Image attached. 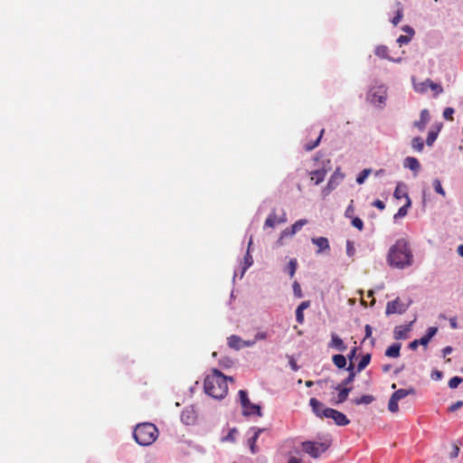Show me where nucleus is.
Here are the masks:
<instances>
[{
	"label": "nucleus",
	"instance_id": "obj_1",
	"mask_svg": "<svg viewBox=\"0 0 463 463\" xmlns=\"http://www.w3.org/2000/svg\"><path fill=\"white\" fill-rule=\"evenodd\" d=\"M233 382L232 377H226L219 370L213 369L212 373L204 379L203 388L205 393L214 399H222L228 392L227 381Z\"/></svg>",
	"mask_w": 463,
	"mask_h": 463
},
{
	"label": "nucleus",
	"instance_id": "obj_2",
	"mask_svg": "<svg viewBox=\"0 0 463 463\" xmlns=\"http://www.w3.org/2000/svg\"><path fill=\"white\" fill-rule=\"evenodd\" d=\"M387 260L391 266L398 269H404L412 264L413 256L404 239L398 240L390 248Z\"/></svg>",
	"mask_w": 463,
	"mask_h": 463
},
{
	"label": "nucleus",
	"instance_id": "obj_3",
	"mask_svg": "<svg viewBox=\"0 0 463 463\" xmlns=\"http://www.w3.org/2000/svg\"><path fill=\"white\" fill-rule=\"evenodd\" d=\"M136 442L141 446L153 444L158 437L156 426L150 422L137 424L133 431Z\"/></svg>",
	"mask_w": 463,
	"mask_h": 463
},
{
	"label": "nucleus",
	"instance_id": "obj_4",
	"mask_svg": "<svg viewBox=\"0 0 463 463\" xmlns=\"http://www.w3.org/2000/svg\"><path fill=\"white\" fill-rule=\"evenodd\" d=\"M330 446V440H325L322 442L304 441L301 444L303 451L314 458H317L318 457H320L321 454L326 452Z\"/></svg>",
	"mask_w": 463,
	"mask_h": 463
},
{
	"label": "nucleus",
	"instance_id": "obj_5",
	"mask_svg": "<svg viewBox=\"0 0 463 463\" xmlns=\"http://www.w3.org/2000/svg\"><path fill=\"white\" fill-rule=\"evenodd\" d=\"M240 402L242 408V414L244 416L257 415L262 416L261 408L260 405L251 403L248 393L244 390L239 391Z\"/></svg>",
	"mask_w": 463,
	"mask_h": 463
},
{
	"label": "nucleus",
	"instance_id": "obj_6",
	"mask_svg": "<svg viewBox=\"0 0 463 463\" xmlns=\"http://www.w3.org/2000/svg\"><path fill=\"white\" fill-rule=\"evenodd\" d=\"M326 418L332 419L337 426H346L350 423V420L343 412L332 408H326Z\"/></svg>",
	"mask_w": 463,
	"mask_h": 463
},
{
	"label": "nucleus",
	"instance_id": "obj_7",
	"mask_svg": "<svg viewBox=\"0 0 463 463\" xmlns=\"http://www.w3.org/2000/svg\"><path fill=\"white\" fill-rule=\"evenodd\" d=\"M409 304L406 305L402 303L399 298L394 299L393 301H390L386 305L385 313L387 316L392 314H403L408 309Z\"/></svg>",
	"mask_w": 463,
	"mask_h": 463
},
{
	"label": "nucleus",
	"instance_id": "obj_8",
	"mask_svg": "<svg viewBox=\"0 0 463 463\" xmlns=\"http://www.w3.org/2000/svg\"><path fill=\"white\" fill-rule=\"evenodd\" d=\"M287 221L288 219L285 211H282L281 214L278 215L276 211L272 210L264 222V228H274L277 224L285 223Z\"/></svg>",
	"mask_w": 463,
	"mask_h": 463
},
{
	"label": "nucleus",
	"instance_id": "obj_9",
	"mask_svg": "<svg viewBox=\"0 0 463 463\" xmlns=\"http://www.w3.org/2000/svg\"><path fill=\"white\" fill-rule=\"evenodd\" d=\"M228 346L234 350H240L243 347H250L255 345V341H244L236 335H232L227 338Z\"/></svg>",
	"mask_w": 463,
	"mask_h": 463
},
{
	"label": "nucleus",
	"instance_id": "obj_10",
	"mask_svg": "<svg viewBox=\"0 0 463 463\" xmlns=\"http://www.w3.org/2000/svg\"><path fill=\"white\" fill-rule=\"evenodd\" d=\"M345 175L337 168L334 174L331 175L326 188L323 190L325 195H327L331 193L338 184L344 179Z\"/></svg>",
	"mask_w": 463,
	"mask_h": 463
},
{
	"label": "nucleus",
	"instance_id": "obj_11",
	"mask_svg": "<svg viewBox=\"0 0 463 463\" xmlns=\"http://www.w3.org/2000/svg\"><path fill=\"white\" fill-rule=\"evenodd\" d=\"M251 430H253V436L248 439V445L250 447V450L252 454H257L259 452V449L256 445V442L260 437V435L263 432H268L269 430L266 428H251Z\"/></svg>",
	"mask_w": 463,
	"mask_h": 463
},
{
	"label": "nucleus",
	"instance_id": "obj_12",
	"mask_svg": "<svg viewBox=\"0 0 463 463\" xmlns=\"http://www.w3.org/2000/svg\"><path fill=\"white\" fill-rule=\"evenodd\" d=\"M309 405L312 409V412L318 418L323 419L326 418V410L325 405L316 398H311L309 400Z\"/></svg>",
	"mask_w": 463,
	"mask_h": 463
},
{
	"label": "nucleus",
	"instance_id": "obj_13",
	"mask_svg": "<svg viewBox=\"0 0 463 463\" xmlns=\"http://www.w3.org/2000/svg\"><path fill=\"white\" fill-rule=\"evenodd\" d=\"M328 347L339 352H345L347 349L346 345L335 333L331 334V341L328 344Z\"/></svg>",
	"mask_w": 463,
	"mask_h": 463
},
{
	"label": "nucleus",
	"instance_id": "obj_14",
	"mask_svg": "<svg viewBox=\"0 0 463 463\" xmlns=\"http://www.w3.org/2000/svg\"><path fill=\"white\" fill-rule=\"evenodd\" d=\"M412 322L408 325L397 326L393 331V337L396 340L406 339L408 333L411 330Z\"/></svg>",
	"mask_w": 463,
	"mask_h": 463
},
{
	"label": "nucleus",
	"instance_id": "obj_15",
	"mask_svg": "<svg viewBox=\"0 0 463 463\" xmlns=\"http://www.w3.org/2000/svg\"><path fill=\"white\" fill-rule=\"evenodd\" d=\"M335 390L338 391L337 399L333 402L334 404H340L345 402L348 398V395L351 392V388L347 386H344L342 383L337 384L335 387Z\"/></svg>",
	"mask_w": 463,
	"mask_h": 463
},
{
	"label": "nucleus",
	"instance_id": "obj_16",
	"mask_svg": "<svg viewBox=\"0 0 463 463\" xmlns=\"http://www.w3.org/2000/svg\"><path fill=\"white\" fill-rule=\"evenodd\" d=\"M430 120V111L427 109H424L420 111V119L413 123V126L418 128L420 131H423L426 128V125Z\"/></svg>",
	"mask_w": 463,
	"mask_h": 463
},
{
	"label": "nucleus",
	"instance_id": "obj_17",
	"mask_svg": "<svg viewBox=\"0 0 463 463\" xmlns=\"http://www.w3.org/2000/svg\"><path fill=\"white\" fill-rule=\"evenodd\" d=\"M311 241L317 247V254H320L323 251L328 250L330 249L329 241L326 237L312 238Z\"/></svg>",
	"mask_w": 463,
	"mask_h": 463
},
{
	"label": "nucleus",
	"instance_id": "obj_18",
	"mask_svg": "<svg viewBox=\"0 0 463 463\" xmlns=\"http://www.w3.org/2000/svg\"><path fill=\"white\" fill-rule=\"evenodd\" d=\"M181 419L184 423L186 425H191L195 422L196 416L194 414V411L193 410L186 409L183 411L181 414Z\"/></svg>",
	"mask_w": 463,
	"mask_h": 463
},
{
	"label": "nucleus",
	"instance_id": "obj_19",
	"mask_svg": "<svg viewBox=\"0 0 463 463\" xmlns=\"http://www.w3.org/2000/svg\"><path fill=\"white\" fill-rule=\"evenodd\" d=\"M310 307V301H303L300 303V305L297 307L296 310V319L299 324H303L304 322V314L303 311Z\"/></svg>",
	"mask_w": 463,
	"mask_h": 463
},
{
	"label": "nucleus",
	"instance_id": "obj_20",
	"mask_svg": "<svg viewBox=\"0 0 463 463\" xmlns=\"http://www.w3.org/2000/svg\"><path fill=\"white\" fill-rule=\"evenodd\" d=\"M310 175H311V180L315 182V184H319L324 181V179L326 175V170L324 168L317 169V170L311 172Z\"/></svg>",
	"mask_w": 463,
	"mask_h": 463
},
{
	"label": "nucleus",
	"instance_id": "obj_21",
	"mask_svg": "<svg viewBox=\"0 0 463 463\" xmlns=\"http://www.w3.org/2000/svg\"><path fill=\"white\" fill-rule=\"evenodd\" d=\"M441 127H442V124H439L429 131L428 137L426 139V144L428 146H430L433 145V143L435 142V140L438 137V135H439V132L440 131Z\"/></svg>",
	"mask_w": 463,
	"mask_h": 463
},
{
	"label": "nucleus",
	"instance_id": "obj_22",
	"mask_svg": "<svg viewBox=\"0 0 463 463\" xmlns=\"http://www.w3.org/2000/svg\"><path fill=\"white\" fill-rule=\"evenodd\" d=\"M393 195L396 199L405 198L407 200V198H410L407 193L406 185L402 183H399L396 185Z\"/></svg>",
	"mask_w": 463,
	"mask_h": 463
},
{
	"label": "nucleus",
	"instance_id": "obj_23",
	"mask_svg": "<svg viewBox=\"0 0 463 463\" xmlns=\"http://www.w3.org/2000/svg\"><path fill=\"white\" fill-rule=\"evenodd\" d=\"M401 344L395 343L390 345L386 351L385 355L392 358H397L400 356Z\"/></svg>",
	"mask_w": 463,
	"mask_h": 463
},
{
	"label": "nucleus",
	"instance_id": "obj_24",
	"mask_svg": "<svg viewBox=\"0 0 463 463\" xmlns=\"http://www.w3.org/2000/svg\"><path fill=\"white\" fill-rule=\"evenodd\" d=\"M409 394H415V390L413 388L409 389H399L394 392L392 396H393L396 400L401 401L405 398Z\"/></svg>",
	"mask_w": 463,
	"mask_h": 463
},
{
	"label": "nucleus",
	"instance_id": "obj_25",
	"mask_svg": "<svg viewBox=\"0 0 463 463\" xmlns=\"http://www.w3.org/2000/svg\"><path fill=\"white\" fill-rule=\"evenodd\" d=\"M346 370L348 371L349 374H347V377L341 383L344 386H347L348 384H350L354 380L356 374V373L354 372V365L353 363L349 364Z\"/></svg>",
	"mask_w": 463,
	"mask_h": 463
},
{
	"label": "nucleus",
	"instance_id": "obj_26",
	"mask_svg": "<svg viewBox=\"0 0 463 463\" xmlns=\"http://www.w3.org/2000/svg\"><path fill=\"white\" fill-rule=\"evenodd\" d=\"M405 166L417 172L419 171L420 165L417 158L409 156L405 159Z\"/></svg>",
	"mask_w": 463,
	"mask_h": 463
},
{
	"label": "nucleus",
	"instance_id": "obj_27",
	"mask_svg": "<svg viewBox=\"0 0 463 463\" xmlns=\"http://www.w3.org/2000/svg\"><path fill=\"white\" fill-rule=\"evenodd\" d=\"M411 201L410 198H407V202L405 203V204L403 206H402L398 212L394 214V219H398V218H402V217H404L405 215H407V213H408V209L411 207Z\"/></svg>",
	"mask_w": 463,
	"mask_h": 463
},
{
	"label": "nucleus",
	"instance_id": "obj_28",
	"mask_svg": "<svg viewBox=\"0 0 463 463\" xmlns=\"http://www.w3.org/2000/svg\"><path fill=\"white\" fill-rule=\"evenodd\" d=\"M334 364L339 368H345L346 365V358L343 354H335L332 357Z\"/></svg>",
	"mask_w": 463,
	"mask_h": 463
},
{
	"label": "nucleus",
	"instance_id": "obj_29",
	"mask_svg": "<svg viewBox=\"0 0 463 463\" xmlns=\"http://www.w3.org/2000/svg\"><path fill=\"white\" fill-rule=\"evenodd\" d=\"M374 53H375V55H377L378 57H380L382 59L391 60V58L389 57V50L384 45L377 46L375 48Z\"/></svg>",
	"mask_w": 463,
	"mask_h": 463
},
{
	"label": "nucleus",
	"instance_id": "obj_30",
	"mask_svg": "<svg viewBox=\"0 0 463 463\" xmlns=\"http://www.w3.org/2000/svg\"><path fill=\"white\" fill-rule=\"evenodd\" d=\"M371 362V354H366L365 355H363V357L361 358V360L359 361L358 364H357V372H361L363 371L364 369H365L367 367V365L370 364Z\"/></svg>",
	"mask_w": 463,
	"mask_h": 463
},
{
	"label": "nucleus",
	"instance_id": "obj_31",
	"mask_svg": "<svg viewBox=\"0 0 463 463\" xmlns=\"http://www.w3.org/2000/svg\"><path fill=\"white\" fill-rule=\"evenodd\" d=\"M373 401H374V397L373 395L366 394V395H363L359 398L354 399V402L356 405H360V404H370Z\"/></svg>",
	"mask_w": 463,
	"mask_h": 463
},
{
	"label": "nucleus",
	"instance_id": "obj_32",
	"mask_svg": "<svg viewBox=\"0 0 463 463\" xmlns=\"http://www.w3.org/2000/svg\"><path fill=\"white\" fill-rule=\"evenodd\" d=\"M411 146L414 150L421 152L424 147V143L421 137H416L411 140Z\"/></svg>",
	"mask_w": 463,
	"mask_h": 463
},
{
	"label": "nucleus",
	"instance_id": "obj_33",
	"mask_svg": "<svg viewBox=\"0 0 463 463\" xmlns=\"http://www.w3.org/2000/svg\"><path fill=\"white\" fill-rule=\"evenodd\" d=\"M427 82H429V88L434 91V97H437L439 94L443 92V88L441 85L433 82L430 79H427Z\"/></svg>",
	"mask_w": 463,
	"mask_h": 463
},
{
	"label": "nucleus",
	"instance_id": "obj_34",
	"mask_svg": "<svg viewBox=\"0 0 463 463\" xmlns=\"http://www.w3.org/2000/svg\"><path fill=\"white\" fill-rule=\"evenodd\" d=\"M413 87L416 92L424 93L428 90L429 82H427V80L418 83L413 82Z\"/></svg>",
	"mask_w": 463,
	"mask_h": 463
},
{
	"label": "nucleus",
	"instance_id": "obj_35",
	"mask_svg": "<svg viewBox=\"0 0 463 463\" xmlns=\"http://www.w3.org/2000/svg\"><path fill=\"white\" fill-rule=\"evenodd\" d=\"M298 267V261L296 259H291L287 266V271L290 278H293Z\"/></svg>",
	"mask_w": 463,
	"mask_h": 463
},
{
	"label": "nucleus",
	"instance_id": "obj_36",
	"mask_svg": "<svg viewBox=\"0 0 463 463\" xmlns=\"http://www.w3.org/2000/svg\"><path fill=\"white\" fill-rule=\"evenodd\" d=\"M397 5H398V8L396 11V14L392 20V23L395 26L402 21V16H403V10H402V6L401 3H398Z\"/></svg>",
	"mask_w": 463,
	"mask_h": 463
},
{
	"label": "nucleus",
	"instance_id": "obj_37",
	"mask_svg": "<svg viewBox=\"0 0 463 463\" xmlns=\"http://www.w3.org/2000/svg\"><path fill=\"white\" fill-rule=\"evenodd\" d=\"M324 132H325V129H322L321 132H320L319 137L314 142H310V143L306 144L305 145V149L307 151H311L315 147H317L319 145V143H320V140L322 138V136H323Z\"/></svg>",
	"mask_w": 463,
	"mask_h": 463
},
{
	"label": "nucleus",
	"instance_id": "obj_38",
	"mask_svg": "<svg viewBox=\"0 0 463 463\" xmlns=\"http://www.w3.org/2000/svg\"><path fill=\"white\" fill-rule=\"evenodd\" d=\"M307 223V220L306 219H300L297 221L292 226H291V233H296L298 231L302 229L304 225Z\"/></svg>",
	"mask_w": 463,
	"mask_h": 463
},
{
	"label": "nucleus",
	"instance_id": "obj_39",
	"mask_svg": "<svg viewBox=\"0 0 463 463\" xmlns=\"http://www.w3.org/2000/svg\"><path fill=\"white\" fill-rule=\"evenodd\" d=\"M398 402L399 401L396 400L393 396H391L389 402H388V410L391 412L395 413L399 411Z\"/></svg>",
	"mask_w": 463,
	"mask_h": 463
},
{
	"label": "nucleus",
	"instance_id": "obj_40",
	"mask_svg": "<svg viewBox=\"0 0 463 463\" xmlns=\"http://www.w3.org/2000/svg\"><path fill=\"white\" fill-rule=\"evenodd\" d=\"M371 174V169H364L357 176L356 178V182L359 184H362L365 179L369 176V175Z\"/></svg>",
	"mask_w": 463,
	"mask_h": 463
},
{
	"label": "nucleus",
	"instance_id": "obj_41",
	"mask_svg": "<svg viewBox=\"0 0 463 463\" xmlns=\"http://www.w3.org/2000/svg\"><path fill=\"white\" fill-rule=\"evenodd\" d=\"M433 187H434V190L436 191V193H438L439 194L442 195L443 197L446 196V192L443 189V187L441 185V183H440V181L439 179H435L433 181Z\"/></svg>",
	"mask_w": 463,
	"mask_h": 463
},
{
	"label": "nucleus",
	"instance_id": "obj_42",
	"mask_svg": "<svg viewBox=\"0 0 463 463\" xmlns=\"http://www.w3.org/2000/svg\"><path fill=\"white\" fill-rule=\"evenodd\" d=\"M295 233H291V227L286 228L280 233V237L279 238L277 243L279 245H283V239L288 236H293Z\"/></svg>",
	"mask_w": 463,
	"mask_h": 463
},
{
	"label": "nucleus",
	"instance_id": "obj_43",
	"mask_svg": "<svg viewBox=\"0 0 463 463\" xmlns=\"http://www.w3.org/2000/svg\"><path fill=\"white\" fill-rule=\"evenodd\" d=\"M463 382V378L459 376H454L449 381V386L451 389L457 388Z\"/></svg>",
	"mask_w": 463,
	"mask_h": 463
},
{
	"label": "nucleus",
	"instance_id": "obj_44",
	"mask_svg": "<svg viewBox=\"0 0 463 463\" xmlns=\"http://www.w3.org/2000/svg\"><path fill=\"white\" fill-rule=\"evenodd\" d=\"M237 434V430L235 428L230 430L229 433L222 439L223 441H232L235 440V435Z\"/></svg>",
	"mask_w": 463,
	"mask_h": 463
},
{
	"label": "nucleus",
	"instance_id": "obj_45",
	"mask_svg": "<svg viewBox=\"0 0 463 463\" xmlns=\"http://www.w3.org/2000/svg\"><path fill=\"white\" fill-rule=\"evenodd\" d=\"M352 225L357 228L359 231H363L364 229V222L359 217L353 218Z\"/></svg>",
	"mask_w": 463,
	"mask_h": 463
},
{
	"label": "nucleus",
	"instance_id": "obj_46",
	"mask_svg": "<svg viewBox=\"0 0 463 463\" xmlns=\"http://www.w3.org/2000/svg\"><path fill=\"white\" fill-rule=\"evenodd\" d=\"M292 287H293L294 295L297 298H302L303 294H302V290H301V287H300L299 283L298 281H295L293 283Z\"/></svg>",
	"mask_w": 463,
	"mask_h": 463
},
{
	"label": "nucleus",
	"instance_id": "obj_47",
	"mask_svg": "<svg viewBox=\"0 0 463 463\" xmlns=\"http://www.w3.org/2000/svg\"><path fill=\"white\" fill-rule=\"evenodd\" d=\"M346 253L349 257H353L355 253L354 243L351 241L346 242Z\"/></svg>",
	"mask_w": 463,
	"mask_h": 463
},
{
	"label": "nucleus",
	"instance_id": "obj_48",
	"mask_svg": "<svg viewBox=\"0 0 463 463\" xmlns=\"http://www.w3.org/2000/svg\"><path fill=\"white\" fill-rule=\"evenodd\" d=\"M454 109L452 108H446L443 111V117L447 120H453Z\"/></svg>",
	"mask_w": 463,
	"mask_h": 463
},
{
	"label": "nucleus",
	"instance_id": "obj_49",
	"mask_svg": "<svg viewBox=\"0 0 463 463\" xmlns=\"http://www.w3.org/2000/svg\"><path fill=\"white\" fill-rule=\"evenodd\" d=\"M463 406V401H458L457 402L451 404L449 408H448V411L449 412H454L456 411L457 410H458L459 408H461Z\"/></svg>",
	"mask_w": 463,
	"mask_h": 463
},
{
	"label": "nucleus",
	"instance_id": "obj_50",
	"mask_svg": "<svg viewBox=\"0 0 463 463\" xmlns=\"http://www.w3.org/2000/svg\"><path fill=\"white\" fill-rule=\"evenodd\" d=\"M411 39V36L408 35H400L397 39V43L402 46V44L408 43Z\"/></svg>",
	"mask_w": 463,
	"mask_h": 463
},
{
	"label": "nucleus",
	"instance_id": "obj_51",
	"mask_svg": "<svg viewBox=\"0 0 463 463\" xmlns=\"http://www.w3.org/2000/svg\"><path fill=\"white\" fill-rule=\"evenodd\" d=\"M354 213V207L353 205V201H351V203L348 205V207L345 210V215L347 218H352Z\"/></svg>",
	"mask_w": 463,
	"mask_h": 463
},
{
	"label": "nucleus",
	"instance_id": "obj_52",
	"mask_svg": "<svg viewBox=\"0 0 463 463\" xmlns=\"http://www.w3.org/2000/svg\"><path fill=\"white\" fill-rule=\"evenodd\" d=\"M438 331V328L435 327V326H430L428 328L427 330V333H426V336L429 338V339H431L437 333Z\"/></svg>",
	"mask_w": 463,
	"mask_h": 463
},
{
	"label": "nucleus",
	"instance_id": "obj_53",
	"mask_svg": "<svg viewBox=\"0 0 463 463\" xmlns=\"http://www.w3.org/2000/svg\"><path fill=\"white\" fill-rule=\"evenodd\" d=\"M372 205L373 207H376L378 208L379 210H383L385 208V204L383 201L381 200H375L372 203Z\"/></svg>",
	"mask_w": 463,
	"mask_h": 463
},
{
	"label": "nucleus",
	"instance_id": "obj_54",
	"mask_svg": "<svg viewBox=\"0 0 463 463\" xmlns=\"http://www.w3.org/2000/svg\"><path fill=\"white\" fill-rule=\"evenodd\" d=\"M267 338V333L265 332H259L256 334L254 339L252 341H255V343L257 341H260V340H264Z\"/></svg>",
	"mask_w": 463,
	"mask_h": 463
},
{
	"label": "nucleus",
	"instance_id": "obj_55",
	"mask_svg": "<svg viewBox=\"0 0 463 463\" xmlns=\"http://www.w3.org/2000/svg\"><path fill=\"white\" fill-rule=\"evenodd\" d=\"M442 375H443L442 373L438 370L432 372V373H431L432 379H434L436 381L440 380L442 378Z\"/></svg>",
	"mask_w": 463,
	"mask_h": 463
},
{
	"label": "nucleus",
	"instance_id": "obj_56",
	"mask_svg": "<svg viewBox=\"0 0 463 463\" xmlns=\"http://www.w3.org/2000/svg\"><path fill=\"white\" fill-rule=\"evenodd\" d=\"M365 336L364 339L369 338L372 335L373 328L370 325H366L364 327Z\"/></svg>",
	"mask_w": 463,
	"mask_h": 463
},
{
	"label": "nucleus",
	"instance_id": "obj_57",
	"mask_svg": "<svg viewBox=\"0 0 463 463\" xmlns=\"http://www.w3.org/2000/svg\"><path fill=\"white\" fill-rule=\"evenodd\" d=\"M356 353H357V348H356V347H354V348L350 351V353L348 354L347 358L352 362V360L355 357Z\"/></svg>",
	"mask_w": 463,
	"mask_h": 463
},
{
	"label": "nucleus",
	"instance_id": "obj_58",
	"mask_svg": "<svg viewBox=\"0 0 463 463\" xmlns=\"http://www.w3.org/2000/svg\"><path fill=\"white\" fill-rule=\"evenodd\" d=\"M418 340H419L420 345H427L429 344V342L430 341V339H429L426 336V335Z\"/></svg>",
	"mask_w": 463,
	"mask_h": 463
},
{
	"label": "nucleus",
	"instance_id": "obj_59",
	"mask_svg": "<svg viewBox=\"0 0 463 463\" xmlns=\"http://www.w3.org/2000/svg\"><path fill=\"white\" fill-rule=\"evenodd\" d=\"M419 345H420L419 340L415 339V340H413L412 342L410 343L409 348H411V350H415L418 347Z\"/></svg>",
	"mask_w": 463,
	"mask_h": 463
},
{
	"label": "nucleus",
	"instance_id": "obj_60",
	"mask_svg": "<svg viewBox=\"0 0 463 463\" xmlns=\"http://www.w3.org/2000/svg\"><path fill=\"white\" fill-rule=\"evenodd\" d=\"M402 30L404 32L408 33L410 34V36H412L414 34V30L411 27L408 26V25L404 26L402 28Z\"/></svg>",
	"mask_w": 463,
	"mask_h": 463
},
{
	"label": "nucleus",
	"instance_id": "obj_61",
	"mask_svg": "<svg viewBox=\"0 0 463 463\" xmlns=\"http://www.w3.org/2000/svg\"><path fill=\"white\" fill-rule=\"evenodd\" d=\"M449 324H450L451 328L456 329L458 327L457 318L456 317H451L449 319Z\"/></svg>",
	"mask_w": 463,
	"mask_h": 463
},
{
	"label": "nucleus",
	"instance_id": "obj_62",
	"mask_svg": "<svg viewBox=\"0 0 463 463\" xmlns=\"http://www.w3.org/2000/svg\"><path fill=\"white\" fill-rule=\"evenodd\" d=\"M288 463H303V461H302V459L298 458H296V457H291V458L288 459Z\"/></svg>",
	"mask_w": 463,
	"mask_h": 463
},
{
	"label": "nucleus",
	"instance_id": "obj_63",
	"mask_svg": "<svg viewBox=\"0 0 463 463\" xmlns=\"http://www.w3.org/2000/svg\"><path fill=\"white\" fill-rule=\"evenodd\" d=\"M289 364H290V366H291L293 371H298V366L297 365V363H296V361L294 359H291L289 361Z\"/></svg>",
	"mask_w": 463,
	"mask_h": 463
},
{
	"label": "nucleus",
	"instance_id": "obj_64",
	"mask_svg": "<svg viewBox=\"0 0 463 463\" xmlns=\"http://www.w3.org/2000/svg\"><path fill=\"white\" fill-rule=\"evenodd\" d=\"M443 354L444 355H447L449 354H450L452 352V347L451 346H446L444 349H443Z\"/></svg>",
	"mask_w": 463,
	"mask_h": 463
}]
</instances>
